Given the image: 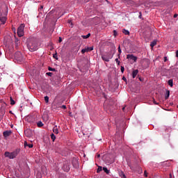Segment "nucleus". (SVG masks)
I'll use <instances>...</instances> for the list:
<instances>
[{"label": "nucleus", "mask_w": 178, "mask_h": 178, "mask_svg": "<svg viewBox=\"0 0 178 178\" xmlns=\"http://www.w3.org/2000/svg\"><path fill=\"white\" fill-rule=\"evenodd\" d=\"M27 48L31 52H34V51H37L38 49V42L37 40L34 38H31L27 42Z\"/></svg>", "instance_id": "nucleus-1"}, {"label": "nucleus", "mask_w": 178, "mask_h": 178, "mask_svg": "<svg viewBox=\"0 0 178 178\" xmlns=\"http://www.w3.org/2000/svg\"><path fill=\"white\" fill-rule=\"evenodd\" d=\"M20 153V149H16L13 152H6L4 155L6 158H9V159H15L17 155Z\"/></svg>", "instance_id": "nucleus-2"}, {"label": "nucleus", "mask_w": 178, "mask_h": 178, "mask_svg": "<svg viewBox=\"0 0 178 178\" xmlns=\"http://www.w3.org/2000/svg\"><path fill=\"white\" fill-rule=\"evenodd\" d=\"M114 55H115V51L113 54H112V51H110L103 55L102 58L103 60H104L105 62H109V60H111V59L113 58Z\"/></svg>", "instance_id": "nucleus-3"}, {"label": "nucleus", "mask_w": 178, "mask_h": 178, "mask_svg": "<svg viewBox=\"0 0 178 178\" xmlns=\"http://www.w3.org/2000/svg\"><path fill=\"white\" fill-rule=\"evenodd\" d=\"M6 16H8V11L3 13L2 10H0V22L1 24H5V23H6V20H8Z\"/></svg>", "instance_id": "nucleus-4"}, {"label": "nucleus", "mask_w": 178, "mask_h": 178, "mask_svg": "<svg viewBox=\"0 0 178 178\" xmlns=\"http://www.w3.org/2000/svg\"><path fill=\"white\" fill-rule=\"evenodd\" d=\"M17 33L18 37H23L24 35V24H22L17 29Z\"/></svg>", "instance_id": "nucleus-5"}, {"label": "nucleus", "mask_w": 178, "mask_h": 178, "mask_svg": "<svg viewBox=\"0 0 178 178\" xmlns=\"http://www.w3.org/2000/svg\"><path fill=\"white\" fill-rule=\"evenodd\" d=\"M15 58L18 62H23V54H22V52L20 51H17L15 53Z\"/></svg>", "instance_id": "nucleus-6"}, {"label": "nucleus", "mask_w": 178, "mask_h": 178, "mask_svg": "<svg viewBox=\"0 0 178 178\" xmlns=\"http://www.w3.org/2000/svg\"><path fill=\"white\" fill-rule=\"evenodd\" d=\"M24 134L26 137H32L33 136V131L31 129H26L24 131Z\"/></svg>", "instance_id": "nucleus-7"}, {"label": "nucleus", "mask_w": 178, "mask_h": 178, "mask_svg": "<svg viewBox=\"0 0 178 178\" xmlns=\"http://www.w3.org/2000/svg\"><path fill=\"white\" fill-rule=\"evenodd\" d=\"M94 51V47H87L81 50V54H86V52H90Z\"/></svg>", "instance_id": "nucleus-8"}, {"label": "nucleus", "mask_w": 178, "mask_h": 178, "mask_svg": "<svg viewBox=\"0 0 178 178\" xmlns=\"http://www.w3.org/2000/svg\"><path fill=\"white\" fill-rule=\"evenodd\" d=\"M127 59H131V60H134V62H137V57L133 54L127 55Z\"/></svg>", "instance_id": "nucleus-9"}, {"label": "nucleus", "mask_w": 178, "mask_h": 178, "mask_svg": "<svg viewBox=\"0 0 178 178\" xmlns=\"http://www.w3.org/2000/svg\"><path fill=\"white\" fill-rule=\"evenodd\" d=\"M62 169L64 170V172H69L70 170V167L68 164H64Z\"/></svg>", "instance_id": "nucleus-10"}, {"label": "nucleus", "mask_w": 178, "mask_h": 178, "mask_svg": "<svg viewBox=\"0 0 178 178\" xmlns=\"http://www.w3.org/2000/svg\"><path fill=\"white\" fill-rule=\"evenodd\" d=\"M10 134H12V131H5L3 133V137L6 138V137H9V136H10Z\"/></svg>", "instance_id": "nucleus-11"}, {"label": "nucleus", "mask_w": 178, "mask_h": 178, "mask_svg": "<svg viewBox=\"0 0 178 178\" xmlns=\"http://www.w3.org/2000/svg\"><path fill=\"white\" fill-rule=\"evenodd\" d=\"M137 74H138V70H135L132 72V77L133 79H136L137 76Z\"/></svg>", "instance_id": "nucleus-12"}, {"label": "nucleus", "mask_w": 178, "mask_h": 178, "mask_svg": "<svg viewBox=\"0 0 178 178\" xmlns=\"http://www.w3.org/2000/svg\"><path fill=\"white\" fill-rule=\"evenodd\" d=\"M29 147V148H33V144H29L27 141L24 142V147Z\"/></svg>", "instance_id": "nucleus-13"}, {"label": "nucleus", "mask_w": 178, "mask_h": 178, "mask_svg": "<svg viewBox=\"0 0 178 178\" xmlns=\"http://www.w3.org/2000/svg\"><path fill=\"white\" fill-rule=\"evenodd\" d=\"M170 95V91L167 90L165 95V99H168L169 98Z\"/></svg>", "instance_id": "nucleus-14"}, {"label": "nucleus", "mask_w": 178, "mask_h": 178, "mask_svg": "<svg viewBox=\"0 0 178 178\" xmlns=\"http://www.w3.org/2000/svg\"><path fill=\"white\" fill-rule=\"evenodd\" d=\"M36 124L38 127H42V126H44V123H42V122L41 121H38V122H36Z\"/></svg>", "instance_id": "nucleus-15"}, {"label": "nucleus", "mask_w": 178, "mask_h": 178, "mask_svg": "<svg viewBox=\"0 0 178 178\" xmlns=\"http://www.w3.org/2000/svg\"><path fill=\"white\" fill-rule=\"evenodd\" d=\"M123 34H125V35H129L130 34V32L126 29L122 30Z\"/></svg>", "instance_id": "nucleus-16"}, {"label": "nucleus", "mask_w": 178, "mask_h": 178, "mask_svg": "<svg viewBox=\"0 0 178 178\" xmlns=\"http://www.w3.org/2000/svg\"><path fill=\"white\" fill-rule=\"evenodd\" d=\"M155 45H156V40H153L150 44V47H152V48H154Z\"/></svg>", "instance_id": "nucleus-17"}, {"label": "nucleus", "mask_w": 178, "mask_h": 178, "mask_svg": "<svg viewBox=\"0 0 178 178\" xmlns=\"http://www.w3.org/2000/svg\"><path fill=\"white\" fill-rule=\"evenodd\" d=\"M103 170H104V172H105V173H106V175H109L110 171H109V170H108V168L104 167Z\"/></svg>", "instance_id": "nucleus-18"}, {"label": "nucleus", "mask_w": 178, "mask_h": 178, "mask_svg": "<svg viewBox=\"0 0 178 178\" xmlns=\"http://www.w3.org/2000/svg\"><path fill=\"white\" fill-rule=\"evenodd\" d=\"M168 85H170V87H173V79H170L168 81Z\"/></svg>", "instance_id": "nucleus-19"}, {"label": "nucleus", "mask_w": 178, "mask_h": 178, "mask_svg": "<svg viewBox=\"0 0 178 178\" xmlns=\"http://www.w3.org/2000/svg\"><path fill=\"white\" fill-rule=\"evenodd\" d=\"M91 34L90 33H88V35H82V38L85 39V40H87V38H90Z\"/></svg>", "instance_id": "nucleus-20"}, {"label": "nucleus", "mask_w": 178, "mask_h": 178, "mask_svg": "<svg viewBox=\"0 0 178 178\" xmlns=\"http://www.w3.org/2000/svg\"><path fill=\"white\" fill-rule=\"evenodd\" d=\"M53 132L54 133V134H58L59 133V131L58 130V128L54 127L53 129Z\"/></svg>", "instance_id": "nucleus-21"}, {"label": "nucleus", "mask_w": 178, "mask_h": 178, "mask_svg": "<svg viewBox=\"0 0 178 178\" xmlns=\"http://www.w3.org/2000/svg\"><path fill=\"white\" fill-rule=\"evenodd\" d=\"M44 101L46 104H48L49 102V97L45 96L44 97Z\"/></svg>", "instance_id": "nucleus-22"}, {"label": "nucleus", "mask_w": 178, "mask_h": 178, "mask_svg": "<svg viewBox=\"0 0 178 178\" xmlns=\"http://www.w3.org/2000/svg\"><path fill=\"white\" fill-rule=\"evenodd\" d=\"M118 58H120V54H122V49H120V45L118 46Z\"/></svg>", "instance_id": "nucleus-23"}, {"label": "nucleus", "mask_w": 178, "mask_h": 178, "mask_svg": "<svg viewBox=\"0 0 178 178\" xmlns=\"http://www.w3.org/2000/svg\"><path fill=\"white\" fill-rule=\"evenodd\" d=\"M51 138L53 141H55L56 138V136H55V134H51Z\"/></svg>", "instance_id": "nucleus-24"}, {"label": "nucleus", "mask_w": 178, "mask_h": 178, "mask_svg": "<svg viewBox=\"0 0 178 178\" xmlns=\"http://www.w3.org/2000/svg\"><path fill=\"white\" fill-rule=\"evenodd\" d=\"M48 70H49V72H56V70L55 68H52L51 67H48Z\"/></svg>", "instance_id": "nucleus-25"}, {"label": "nucleus", "mask_w": 178, "mask_h": 178, "mask_svg": "<svg viewBox=\"0 0 178 178\" xmlns=\"http://www.w3.org/2000/svg\"><path fill=\"white\" fill-rule=\"evenodd\" d=\"M15 104H16V102L12 97H10V105H15Z\"/></svg>", "instance_id": "nucleus-26"}, {"label": "nucleus", "mask_w": 178, "mask_h": 178, "mask_svg": "<svg viewBox=\"0 0 178 178\" xmlns=\"http://www.w3.org/2000/svg\"><path fill=\"white\" fill-rule=\"evenodd\" d=\"M53 58H54V59H56V60H58V59H59V58H58V54H56V53L53 55Z\"/></svg>", "instance_id": "nucleus-27"}, {"label": "nucleus", "mask_w": 178, "mask_h": 178, "mask_svg": "<svg viewBox=\"0 0 178 178\" xmlns=\"http://www.w3.org/2000/svg\"><path fill=\"white\" fill-rule=\"evenodd\" d=\"M102 171V167L99 166L97 168V173H99V172Z\"/></svg>", "instance_id": "nucleus-28"}, {"label": "nucleus", "mask_w": 178, "mask_h": 178, "mask_svg": "<svg viewBox=\"0 0 178 178\" xmlns=\"http://www.w3.org/2000/svg\"><path fill=\"white\" fill-rule=\"evenodd\" d=\"M47 76H49V77H52V74H54L52 72H47L46 74Z\"/></svg>", "instance_id": "nucleus-29"}, {"label": "nucleus", "mask_w": 178, "mask_h": 178, "mask_svg": "<svg viewBox=\"0 0 178 178\" xmlns=\"http://www.w3.org/2000/svg\"><path fill=\"white\" fill-rule=\"evenodd\" d=\"M115 62L118 63V65H120V61L119 60V58H115Z\"/></svg>", "instance_id": "nucleus-30"}, {"label": "nucleus", "mask_w": 178, "mask_h": 178, "mask_svg": "<svg viewBox=\"0 0 178 178\" xmlns=\"http://www.w3.org/2000/svg\"><path fill=\"white\" fill-rule=\"evenodd\" d=\"M121 72L124 73V67L121 66Z\"/></svg>", "instance_id": "nucleus-31"}, {"label": "nucleus", "mask_w": 178, "mask_h": 178, "mask_svg": "<svg viewBox=\"0 0 178 178\" xmlns=\"http://www.w3.org/2000/svg\"><path fill=\"white\" fill-rule=\"evenodd\" d=\"M113 34L115 35V37H116L118 35V32L116 31H113Z\"/></svg>", "instance_id": "nucleus-32"}, {"label": "nucleus", "mask_w": 178, "mask_h": 178, "mask_svg": "<svg viewBox=\"0 0 178 178\" xmlns=\"http://www.w3.org/2000/svg\"><path fill=\"white\" fill-rule=\"evenodd\" d=\"M144 175L145 177H148V175L147 174V170H145Z\"/></svg>", "instance_id": "nucleus-33"}, {"label": "nucleus", "mask_w": 178, "mask_h": 178, "mask_svg": "<svg viewBox=\"0 0 178 178\" xmlns=\"http://www.w3.org/2000/svg\"><path fill=\"white\" fill-rule=\"evenodd\" d=\"M44 9V6H40V8H39V11L41 12V10Z\"/></svg>", "instance_id": "nucleus-34"}, {"label": "nucleus", "mask_w": 178, "mask_h": 178, "mask_svg": "<svg viewBox=\"0 0 178 178\" xmlns=\"http://www.w3.org/2000/svg\"><path fill=\"white\" fill-rule=\"evenodd\" d=\"M61 108H62L63 109H66V106L63 105V106H61Z\"/></svg>", "instance_id": "nucleus-35"}, {"label": "nucleus", "mask_w": 178, "mask_h": 178, "mask_svg": "<svg viewBox=\"0 0 178 178\" xmlns=\"http://www.w3.org/2000/svg\"><path fill=\"white\" fill-rule=\"evenodd\" d=\"M58 42H62V38H59Z\"/></svg>", "instance_id": "nucleus-36"}, {"label": "nucleus", "mask_w": 178, "mask_h": 178, "mask_svg": "<svg viewBox=\"0 0 178 178\" xmlns=\"http://www.w3.org/2000/svg\"><path fill=\"white\" fill-rule=\"evenodd\" d=\"M168 60V57H164V62H166Z\"/></svg>", "instance_id": "nucleus-37"}, {"label": "nucleus", "mask_w": 178, "mask_h": 178, "mask_svg": "<svg viewBox=\"0 0 178 178\" xmlns=\"http://www.w3.org/2000/svg\"><path fill=\"white\" fill-rule=\"evenodd\" d=\"M122 80H124V81H126V77L123 76Z\"/></svg>", "instance_id": "nucleus-38"}, {"label": "nucleus", "mask_w": 178, "mask_h": 178, "mask_svg": "<svg viewBox=\"0 0 178 178\" xmlns=\"http://www.w3.org/2000/svg\"><path fill=\"white\" fill-rule=\"evenodd\" d=\"M174 17H175V18L177 17V14H175V15H174Z\"/></svg>", "instance_id": "nucleus-39"}, {"label": "nucleus", "mask_w": 178, "mask_h": 178, "mask_svg": "<svg viewBox=\"0 0 178 178\" xmlns=\"http://www.w3.org/2000/svg\"><path fill=\"white\" fill-rule=\"evenodd\" d=\"M100 156H101L100 154H97V158H99Z\"/></svg>", "instance_id": "nucleus-40"}, {"label": "nucleus", "mask_w": 178, "mask_h": 178, "mask_svg": "<svg viewBox=\"0 0 178 178\" xmlns=\"http://www.w3.org/2000/svg\"><path fill=\"white\" fill-rule=\"evenodd\" d=\"M124 109H126V107H123V108H122L123 112H124Z\"/></svg>", "instance_id": "nucleus-41"}, {"label": "nucleus", "mask_w": 178, "mask_h": 178, "mask_svg": "<svg viewBox=\"0 0 178 178\" xmlns=\"http://www.w3.org/2000/svg\"><path fill=\"white\" fill-rule=\"evenodd\" d=\"M122 176L124 178H126V175H124V174H122Z\"/></svg>", "instance_id": "nucleus-42"}, {"label": "nucleus", "mask_w": 178, "mask_h": 178, "mask_svg": "<svg viewBox=\"0 0 178 178\" xmlns=\"http://www.w3.org/2000/svg\"><path fill=\"white\" fill-rule=\"evenodd\" d=\"M9 113H11V114H12V113H12V111H9Z\"/></svg>", "instance_id": "nucleus-43"}, {"label": "nucleus", "mask_w": 178, "mask_h": 178, "mask_svg": "<svg viewBox=\"0 0 178 178\" xmlns=\"http://www.w3.org/2000/svg\"><path fill=\"white\" fill-rule=\"evenodd\" d=\"M13 30L15 31H16V29H13Z\"/></svg>", "instance_id": "nucleus-44"}, {"label": "nucleus", "mask_w": 178, "mask_h": 178, "mask_svg": "<svg viewBox=\"0 0 178 178\" xmlns=\"http://www.w3.org/2000/svg\"><path fill=\"white\" fill-rule=\"evenodd\" d=\"M13 30L15 31H16V29H13Z\"/></svg>", "instance_id": "nucleus-45"}, {"label": "nucleus", "mask_w": 178, "mask_h": 178, "mask_svg": "<svg viewBox=\"0 0 178 178\" xmlns=\"http://www.w3.org/2000/svg\"><path fill=\"white\" fill-rule=\"evenodd\" d=\"M154 104H155L156 105H157L156 102H154Z\"/></svg>", "instance_id": "nucleus-46"}, {"label": "nucleus", "mask_w": 178, "mask_h": 178, "mask_svg": "<svg viewBox=\"0 0 178 178\" xmlns=\"http://www.w3.org/2000/svg\"><path fill=\"white\" fill-rule=\"evenodd\" d=\"M140 81H141V78H139Z\"/></svg>", "instance_id": "nucleus-47"}, {"label": "nucleus", "mask_w": 178, "mask_h": 178, "mask_svg": "<svg viewBox=\"0 0 178 178\" xmlns=\"http://www.w3.org/2000/svg\"><path fill=\"white\" fill-rule=\"evenodd\" d=\"M3 115H5V112H3V113H2Z\"/></svg>", "instance_id": "nucleus-48"}, {"label": "nucleus", "mask_w": 178, "mask_h": 178, "mask_svg": "<svg viewBox=\"0 0 178 178\" xmlns=\"http://www.w3.org/2000/svg\"><path fill=\"white\" fill-rule=\"evenodd\" d=\"M170 177H172V174H170Z\"/></svg>", "instance_id": "nucleus-49"}, {"label": "nucleus", "mask_w": 178, "mask_h": 178, "mask_svg": "<svg viewBox=\"0 0 178 178\" xmlns=\"http://www.w3.org/2000/svg\"><path fill=\"white\" fill-rule=\"evenodd\" d=\"M106 2H108V0H105Z\"/></svg>", "instance_id": "nucleus-50"}]
</instances>
